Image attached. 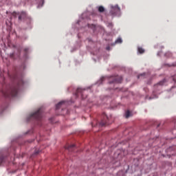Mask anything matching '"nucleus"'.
<instances>
[{
	"mask_svg": "<svg viewBox=\"0 0 176 176\" xmlns=\"http://www.w3.org/2000/svg\"><path fill=\"white\" fill-rule=\"evenodd\" d=\"M98 10L100 12V13H104V12H105V8H104L102 6H100L98 7Z\"/></svg>",
	"mask_w": 176,
	"mask_h": 176,
	"instance_id": "obj_18",
	"label": "nucleus"
},
{
	"mask_svg": "<svg viewBox=\"0 0 176 176\" xmlns=\"http://www.w3.org/2000/svg\"><path fill=\"white\" fill-rule=\"evenodd\" d=\"M166 82H167V80L164 78L154 86L155 89L153 91V95L148 98V100H153L155 98H157V94H159L157 91L158 90H160L162 89V86H164V85H166Z\"/></svg>",
	"mask_w": 176,
	"mask_h": 176,
	"instance_id": "obj_5",
	"label": "nucleus"
},
{
	"mask_svg": "<svg viewBox=\"0 0 176 176\" xmlns=\"http://www.w3.org/2000/svg\"><path fill=\"white\" fill-rule=\"evenodd\" d=\"M161 47H162V49H163V47H164L162 46Z\"/></svg>",
	"mask_w": 176,
	"mask_h": 176,
	"instance_id": "obj_36",
	"label": "nucleus"
},
{
	"mask_svg": "<svg viewBox=\"0 0 176 176\" xmlns=\"http://www.w3.org/2000/svg\"><path fill=\"white\" fill-rule=\"evenodd\" d=\"M107 27L108 28H110V30H112L113 28V24L112 23H109Z\"/></svg>",
	"mask_w": 176,
	"mask_h": 176,
	"instance_id": "obj_23",
	"label": "nucleus"
},
{
	"mask_svg": "<svg viewBox=\"0 0 176 176\" xmlns=\"http://www.w3.org/2000/svg\"><path fill=\"white\" fill-rule=\"evenodd\" d=\"M168 67H176V62L175 63H173L172 65L168 64Z\"/></svg>",
	"mask_w": 176,
	"mask_h": 176,
	"instance_id": "obj_26",
	"label": "nucleus"
},
{
	"mask_svg": "<svg viewBox=\"0 0 176 176\" xmlns=\"http://www.w3.org/2000/svg\"><path fill=\"white\" fill-rule=\"evenodd\" d=\"M169 82H172L174 84V86H172L171 89L176 87V75L173 76L169 78Z\"/></svg>",
	"mask_w": 176,
	"mask_h": 176,
	"instance_id": "obj_12",
	"label": "nucleus"
},
{
	"mask_svg": "<svg viewBox=\"0 0 176 176\" xmlns=\"http://www.w3.org/2000/svg\"><path fill=\"white\" fill-rule=\"evenodd\" d=\"M39 150L35 151L34 153H33V156H35V155H38L39 154Z\"/></svg>",
	"mask_w": 176,
	"mask_h": 176,
	"instance_id": "obj_25",
	"label": "nucleus"
},
{
	"mask_svg": "<svg viewBox=\"0 0 176 176\" xmlns=\"http://www.w3.org/2000/svg\"><path fill=\"white\" fill-rule=\"evenodd\" d=\"M141 76H145V73L141 74L140 75L138 76V78L140 79Z\"/></svg>",
	"mask_w": 176,
	"mask_h": 176,
	"instance_id": "obj_27",
	"label": "nucleus"
},
{
	"mask_svg": "<svg viewBox=\"0 0 176 176\" xmlns=\"http://www.w3.org/2000/svg\"><path fill=\"white\" fill-rule=\"evenodd\" d=\"M36 3L38 4L37 8L39 9L43 6V4L45 3V0H34Z\"/></svg>",
	"mask_w": 176,
	"mask_h": 176,
	"instance_id": "obj_13",
	"label": "nucleus"
},
{
	"mask_svg": "<svg viewBox=\"0 0 176 176\" xmlns=\"http://www.w3.org/2000/svg\"><path fill=\"white\" fill-rule=\"evenodd\" d=\"M69 102H73L72 101H68V100H62L59 102L56 105V111L58 110L60 108H64L67 107V105L69 104Z\"/></svg>",
	"mask_w": 176,
	"mask_h": 176,
	"instance_id": "obj_11",
	"label": "nucleus"
},
{
	"mask_svg": "<svg viewBox=\"0 0 176 176\" xmlns=\"http://www.w3.org/2000/svg\"><path fill=\"white\" fill-rule=\"evenodd\" d=\"M24 134H25V135H27V134H30V131H28L25 132Z\"/></svg>",
	"mask_w": 176,
	"mask_h": 176,
	"instance_id": "obj_31",
	"label": "nucleus"
},
{
	"mask_svg": "<svg viewBox=\"0 0 176 176\" xmlns=\"http://www.w3.org/2000/svg\"><path fill=\"white\" fill-rule=\"evenodd\" d=\"M173 56V54L170 52H167L164 54V57H166V58H168Z\"/></svg>",
	"mask_w": 176,
	"mask_h": 176,
	"instance_id": "obj_20",
	"label": "nucleus"
},
{
	"mask_svg": "<svg viewBox=\"0 0 176 176\" xmlns=\"http://www.w3.org/2000/svg\"><path fill=\"white\" fill-rule=\"evenodd\" d=\"M12 164H14V162H13Z\"/></svg>",
	"mask_w": 176,
	"mask_h": 176,
	"instance_id": "obj_37",
	"label": "nucleus"
},
{
	"mask_svg": "<svg viewBox=\"0 0 176 176\" xmlns=\"http://www.w3.org/2000/svg\"><path fill=\"white\" fill-rule=\"evenodd\" d=\"M93 60L96 62V61H97L96 60V58H93Z\"/></svg>",
	"mask_w": 176,
	"mask_h": 176,
	"instance_id": "obj_32",
	"label": "nucleus"
},
{
	"mask_svg": "<svg viewBox=\"0 0 176 176\" xmlns=\"http://www.w3.org/2000/svg\"><path fill=\"white\" fill-rule=\"evenodd\" d=\"M85 42H88V43H91V42H93V40H91V38H88L85 40Z\"/></svg>",
	"mask_w": 176,
	"mask_h": 176,
	"instance_id": "obj_24",
	"label": "nucleus"
},
{
	"mask_svg": "<svg viewBox=\"0 0 176 176\" xmlns=\"http://www.w3.org/2000/svg\"><path fill=\"white\" fill-rule=\"evenodd\" d=\"M16 173V170L12 171V173Z\"/></svg>",
	"mask_w": 176,
	"mask_h": 176,
	"instance_id": "obj_33",
	"label": "nucleus"
},
{
	"mask_svg": "<svg viewBox=\"0 0 176 176\" xmlns=\"http://www.w3.org/2000/svg\"><path fill=\"white\" fill-rule=\"evenodd\" d=\"M92 127H94V124H92Z\"/></svg>",
	"mask_w": 176,
	"mask_h": 176,
	"instance_id": "obj_35",
	"label": "nucleus"
},
{
	"mask_svg": "<svg viewBox=\"0 0 176 176\" xmlns=\"http://www.w3.org/2000/svg\"><path fill=\"white\" fill-rule=\"evenodd\" d=\"M75 148H76L75 144H72V145H69L67 147H66V149H67V151H69V152H72V151H74V149H75Z\"/></svg>",
	"mask_w": 176,
	"mask_h": 176,
	"instance_id": "obj_15",
	"label": "nucleus"
},
{
	"mask_svg": "<svg viewBox=\"0 0 176 176\" xmlns=\"http://www.w3.org/2000/svg\"><path fill=\"white\" fill-rule=\"evenodd\" d=\"M89 16V12H84L79 18L78 21L76 23L72 25V30H74V32L78 33V38H80L82 36L81 34H85V32H87L89 29L90 28L94 32H96L97 30H100L101 32L104 31V28L102 26H96L94 24H90L89 23V20H90V17Z\"/></svg>",
	"mask_w": 176,
	"mask_h": 176,
	"instance_id": "obj_2",
	"label": "nucleus"
},
{
	"mask_svg": "<svg viewBox=\"0 0 176 176\" xmlns=\"http://www.w3.org/2000/svg\"><path fill=\"white\" fill-rule=\"evenodd\" d=\"M138 53L139 54H144V53H145V50H144L142 47H138Z\"/></svg>",
	"mask_w": 176,
	"mask_h": 176,
	"instance_id": "obj_17",
	"label": "nucleus"
},
{
	"mask_svg": "<svg viewBox=\"0 0 176 176\" xmlns=\"http://www.w3.org/2000/svg\"><path fill=\"white\" fill-rule=\"evenodd\" d=\"M16 52L15 58H20V48H16Z\"/></svg>",
	"mask_w": 176,
	"mask_h": 176,
	"instance_id": "obj_16",
	"label": "nucleus"
},
{
	"mask_svg": "<svg viewBox=\"0 0 176 176\" xmlns=\"http://www.w3.org/2000/svg\"><path fill=\"white\" fill-rule=\"evenodd\" d=\"M130 116H131V112H130V111L128 110L125 112V118L126 119H129V118H130Z\"/></svg>",
	"mask_w": 176,
	"mask_h": 176,
	"instance_id": "obj_21",
	"label": "nucleus"
},
{
	"mask_svg": "<svg viewBox=\"0 0 176 176\" xmlns=\"http://www.w3.org/2000/svg\"><path fill=\"white\" fill-rule=\"evenodd\" d=\"M28 52H30V47H25L23 56L22 58H21L22 65L20 68H15V87H11L6 90H2L1 91L2 96L6 97L7 98L10 97H16L17 94H19V91H20L21 87L25 85V82L23 78V72L25 69V68H27L25 63L28 58Z\"/></svg>",
	"mask_w": 176,
	"mask_h": 176,
	"instance_id": "obj_1",
	"label": "nucleus"
},
{
	"mask_svg": "<svg viewBox=\"0 0 176 176\" xmlns=\"http://www.w3.org/2000/svg\"><path fill=\"white\" fill-rule=\"evenodd\" d=\"M50 122H51V123H54V118H50Z\"/></svg>",
	"mask_w": 176,
	"mask_h": 176,
	"instance_id": "obj_28",
	"label": "nucleus"
},
{
	"mask_svg": "<svg viewBox=\"0 0 176 176\" xmlns=\"http://www.w3.org/2000/svg\"><path fill=\"white\" fill-rule=\"evenodd\" d=\"M43 118V109L40 107L38 109L34 111L33 113H30L26 118V122H31L32 120H35L38 126H42V119Z\"/></svg>",
	"mask_w": 176,
	"mask_h": 176,
	"instance_id": "obj_4",
	"label": "nucleus"
},
{
	"mask_svg": "<svg viewBox=\"0 0 176 176\" xmlns=\"http://www.w3.org/2000/svg\"><path fill=\"white\" fill-rule=\"evenodd\" d=\"M104 79L105 77L100 78V79L96 82V85H98V86H100V85H102V82H104Z\"/></svg>",
	"mask_w": 176,
	"mask_h": 176,
	"instance_id": "obj_19",
	"label": "nucleus"
},
{
	"mask_svg": "<svg viewBox=\"0 0 176 176\" xmlns=\"http://www.w3.org/2000/svg\"><path fill=\"white\" fill-rule=\"evenodd\" d=\"M109 7V14H111L112 17L122 16V10L120 9V7H119V5L116 4L113 6L112 4H110Z\"/></svg>",
	"mask_w": 176,
	"mask_h": 176,
	"instance_id": "obj_6",
	"label": "nucleus"
},
{
	"mask_svg": "<svg viewBox=\"0 0 176 176\" xmlns=\"http://www.w3.org/2000/svg\"><path fill=\"white\" fill-rule=\"evenodd\" d=\"M8 162V156L6 155V150H0V166H3Z\"/></svg>",
	"mask_w": 176,
	"mask_h": 176,
	"instance_id": "obj_9",
	"label": "nucleus"
},
{
	"mask_svg": "<svg viewBox=\"0 0 176 176\" xmlns=\"http://www.w3.org/2000/svg\"><path fill=\"white\" fill-rule=\"evenodd\" d=\"M160 54H162V51L158 52L157 56H160Z\"/></svg>",
	"mask_w": 176,
	"mask_h": 176,
	"instance_id": "obj_30",
	"label": "nucleus"
},
{
	"mask_svg": "<svg viewBox=\"0 0 176 176\" xmlns=\"http://www.w3.org/2000/svg\"><path fill=\"white\" fill-rule=\"evenodd\" d=\"M12 15L14 17H18L19 21L25 19L26 26L24 28V30H31L32 28V19L31 16L27 15L25 12H12Z\"/></svg>",
	"mask_w": 176,
	"mask_h": 176,
	"instance_id": "obj_3",
	"label": "nucleus"
},
{
	"mask_svg": "<svg viewBox=\"0 0 176 176\" xmlns=\"http://www.w3.org/2000/svg\"><path fill=\"white\" fill-rule=\"evenodd\" d=\"M79 47H80V41L79 42H77V47H74L73 48L71 52H75V50H76L77 49H79Z\"/></svg>",
	"mask_w": 176,
	"mask_h": 176,
	"instance_id": "obj_22",
	"label": "nucleus"
},
{
	"mask_svg": "<svg viewBox=\"0 0 176 176\" xmlns=\"http://www.w3.org/2000/svg\"><path fill=\"white\" fill-rule=\"evenodd\" d=\"M123 43V40L120 38L118 37L114 43H111V46H115L116 45Z\"/></svg>",
	"mask_w": 176,
	"mask_h": 176,
	"instance_id": "obj_14",
	"label": "nucleus"
},
{
	"mask_svg": "<svg viewBox=\"0 0 176 176\" xmlns=\"http://www.w3.org/2000/svg\"><path fill=\"white\" fill-rule=\"evenodd\" d=\"M102 116V118L101 120V122H99V126L102 127L103 126H105V124H111V122H109V121L111 120L112 116H108L107 115V113H104Z\"/></svg>",
	"mask_w": 176,
	"mask_h": 176,
	"instance_id": "obj_8",
	"label": "nucleus"
},
{
	"mask_svg": "<svg viewBox=\"0 0 176 176\" xmlns=\"http://www.w3.org/2000/svg\"><path fill=\"white\" fill-rule=\"evenodd\" d=\"M111 79L109 82L110 85H112L113 83L114 85H116V83H122V80H123V78L121 76H111Z\"/></svg>",
	"mask_w": 176,
	"mask_h": 176,
	"instance_id": "obj_10",
	"label": "nucleus"
},
{
	"mask_svg": "<svg viewBox=\"0 0 176 176\" xmlns=\"http://www.w3.org/2000/svg\"><path fill=\"white\" fill-rule=\"evenodd\" d=\"M106 50H111V47L107 46V47H106Z\"/></svg>",
	"mask_w": 176,
	"mask_h": 176,
	"instance_id": "obj_29",
	"label": "nucleus"
},
{
	"mask_svg": "<svg viewBox=\"0 0 176 176\" xmlns=\"http://www.w3.org/2000/svg\"><path fill=\"white\" fill-rule=\"evenodd\" d=\"M66 113H68V110H66Z\"/></svg>",
	"mask_w": 176,
	"mask_h": 176,
	"instance_id": "obj_34",
	"label": "nucleus"
},
{
	"mask_svg": "<svg viewBox=\"0 0 176 176\" xmlns=\"http://www.w3.org/2000/svg\"><path fill=\"white\" fill-rule=\"evenodd\" d=\"M91 87H88L87 89L86 88H78L76 90V93L75 94V97L78 98L79 96H80L82 100H85V98H87V92L91 91Z\"/></svg>",
	"mask_w": 176,
	"mask_h": 176,
	"instance_id": "obj_7",
	"label": "nucleus"
}]
</instances>
